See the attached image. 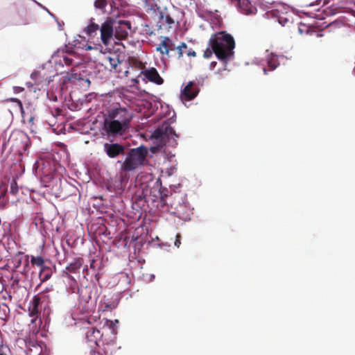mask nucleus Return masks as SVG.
<instances>
[{
  "mask_svg": "<svg viewBox=\"0 0 355 355\" xmlns=\"http://www.w3.org/2000/svg\"><path fill=\"white\" fill-rule=\"evenodd\" d=\"M148 154L146 148L140 146L131 148L125 155L124 161H119L121 164V181L127 182L128 178L125 172L132 171L144 165Z\"/></svg>",
  "mask_w": 355,
  "mask_h": 355,
  "instance_id": "nucleus-3",
  "label": "nucleus"
},
{
  "mask_svg": "<svg viewBox=\"0 0 355 355\" xmlns=\"http://www.w3.org/2000/svg\"><path fill=\"white\" fill-rule=\"evenodd\" d=\"M107 323L110 324V327L112 329V331L114 332L115 331V329H114V324L113 323V322L112 320H107Z\"/></svg>",
  "mask_w": 355,
  "mask_h": 355,
  "instance_id": "nucleus-35",
  "label": "nucleus"
},
{
  "mask_svg": "<svg viewBox=\"0 0 355 355\" xmlns=\"http://www.w3.org/2000/svg\"><path fill=\"white\" fill-rule=\"evenodd\" d=\"M263 71H264V73L266 74L267 73V69L266 68H263Z\"/></svg>",
  "mask_w": 355,
  "mask_h": 355,
  "instance_id": "nucleus-42",
  "label": "nucleus"
},
{
  "mask_svg": "<svg viewBox=\"0 0 355 355\" xmlns=\"http://www.w3.org/2000/svg\"><path fill=\"white\" fill-rule=\"evenodd\" d=\"M31 263L33 265H35V266L41 267V268H43L44 266V260L40 256L32 257L31 259Z\"/></svg>",
  "mask_w": 355,
  "mask_h": 355,
  "instance_id": "nucleus-26",
  "label": "nucleus"
},
{
  "mask_svg": "<svg viewBox=\"0 0 355 355\" xmlns=\"http://www.w3.org/2000/svg\"><path fill=\"white\" fill-rule=\"evenodd\" d=\"M153 136L157 139H168L169 142H171L170 139H172L173 141L170 145H177L176 138L178 137V135L168 123H163L162 125L158 127L155 130Z\"/></svg>",
  "mask_w": 355,
  "mask_h": 355,
  "instance_id": "nucleus-7",
  "label": "nucleus"
},
{
  "mask_svg": "<svg viewBox=\"0 0 355 355\" xmlns=\"http://www.w3.org/2000/svg\"><path fill=\"white\" fill-rule=\"evenodd\" d=\"M55 111H56V114H57V115H60V114H61V113H62V110L61 109H60V108H57V109L55 110Z\"/></svg>",
  "mask_w": 355,
  "mask_h": 355,
  "instance_id": "nucleus-39",
  "label": "nucleus"
},
{
  "mask_svg": "<svg viewBox=\"0 0 355 355\" xmlns=\"http://www.w3.org/2000/svg\"><path fill=\"white\" fill-rule=\"evenodd\" d=\"M119 63L120 60L119 56L116 55L114 54L105 58V65H110V70L116 69Z\"/></svg>",
  "mask_w": 355,
  "mask_h": 355,
  "instance_id": "nucleus-18",
  "label": "nucleus"
},
{
  "mask_svg": "<svg viewBox=\"0 0 355 355\" xmlns=\"http://www.w3.org/2000/svg\"><path fill=\"white\" fill-rule=\"evenodd\" d=\"M94 48L92 47V46L90 45H86L85 47V49L86 51H89V50H92V49H94Z\"/></svg>",
  "mask_w": 355,
  "mask_h": 355,
  "instance_id": "nucleus-37",
  "label": "nucleus"
},
{
  "mask_svg": "<svg viewBox=\"0 0 355 355\" xmlns=\"http://www.w3.org/2000/svg\"><path fill=\"white\" fill-rule=\"evenodd\" d=\"M18 192V186L16 180H12L10 184V193L13 195L17 193Z\"/></svg>",
  "mask_w": 355,
  "mask_h": 355,
  "instance_id": "nucleus-29",
  "label": "nucleus"
},
{
  "mask_svg": "<svg viewBox=\"0 0 355 355\" xmlns=\"http://www.w3.org/2000/svg\"><path fill=\"white\" fill-rule=\"evenodd\" d=\"M130 30L131 23L129 21H115L107 17L101 25V41L105 46H108L114 37L119 40L126 39Z\"/></svg>",
  "mask_w": 355,
  "mask_h": 355,
  "instance_id": "nucleus-1",
  "label": "nucleus"
},
{
  "mask_svg": "<svg viewBox=\"0 0 355 355\" xmlns=\"http://www.w3.org/2000/svg\"><path fill=\"white\" fill-rule=\"evenodd\" d=\"M107 6V0H96L94 1V7L96 9L100 10L103 13L105 12V8Z\"/></svg>",
  "mask_w": 355,
  "mask_h": 355,
  "instance_id": "nucleus-24",
  "label": "nucleus"
},
{
  "mask_svg": "<svg viewBox=\"0 0 355 355\" xmlns=\"http://www.w3.org/2000/svg\"><path fill=\"white\" fill-rule=\"evenodd\" d=\"M103 150L110 158L115 159L125 155V148L118 143H105Z\"/></svg>",
  "mask_w": 355,
  "mask_h": 355,
  "instance_id": "nucleus-9",
  "label": "nucleus"
},
{
  "mask_svg": "<svg viewBox=\"0 0 355 355\" xmlns=\"http://www.w3.org/2000/svg\"><path fill=\"white\" fill-rule=\"evenodd\" d=\"M178 13L177 10L168 12L163 10L159 12V28H172L179 24V18L176 15Z\"/></svg>",
  "mask_w": 355,
  "mask_h": 355,
  "instance_id": "nucleus-6",
  "label": "nucleus"
},
{
  "mask_svg": "<svg viewBox=\"0 0 355 355\" xmlns=\"http://www.w3.org/2000/svg\"><path fill=\"white\" fill-rule=\"evenodd\" d=\"M167 198V195L166 194H164V195H162L161 198H160V203L164 206V205H168V203L166 200V198Z\"/></svg>",
  "mask_w": 355,
  "mask_h": 355,
  "instance_id": "nucleus-32",
  "label": "nucleus"
},
{
  "mask_svg": "<svg viewBox=\"0 0 355 355\" xmlns=\"http://www.w3.org/2000/svg\"><path fill=\"white\" fill-rule=\"evenodd\" d=\"M209 44L216 57L226 61L233 55L235 42L233 37L225 32H219L211 36Z\"/></svg>",
  "mask_w": 355,
  "mask_h": 355,
  "instance_id": "nucleus-2",
  "label": "nucleus"
},
{
  "mask_svg": "<svg viewBox=\"0 0 355 355\" xmlns=\"http://www.w3.org/2000/svg\"><path fill=\"white\" fill-rule=\"evenodd\" d=\"M52 275V271L51 268L47 266H44L41 268L40 271V278L42 282H44L47 280H49Z\"/></svg>",
  "mask_w": 355,
  "mask_h": 355,
  "instance_id": "nucleus-21",
  "label": "nucleus"
},
{
  "mask_svg": "<svg viewBox=\"0 0 355 355\" xmlns=\"http://www.w3.org/2000/svg\"><path fill=\"white\" fill-rule=\"evenodd\" d=\"M138 67L140 68V69H143L144 68V66L143 64V63L140 61L138 62Z\"/></svg>",
  "mask_w": 355,
  "mask_h": 355,
  "instance_id": "nucleus-40",
  "label": "nucleus"
},
{
  "mask_svg": "<svg viewBox=\"0 0 355 355\" xmlns=\"http://www.w3.org/2000/svg\"><path fill=\"white\" fill-rule=\"evenodd\" d=\"M141 73L147 78L149 81L153 82L157 85H162L164 82L162 78L159 76L157 69L152 67L148 69H146L141 71Z\"/></svg>",
  "mask_w": 355,
  "mask_h": 355,
  "instance_id": "nucleus-13",
  "label": "nucleus"
},
{
  "mask_svg": "<svg viewBox=\"0 0 355 355\" xmlns=\"http://www.w3.org/2000/svg\"><path fill=\"white\" fill-rule=\"evenodd\" d=\"M74 56L75 53L73 51L58 49L53 53L52 58L55 64H58L62 66H71L73 65V57Z\"/></svg>",
  "mask_w": 355,
  "mask_h": 355,
  "instance_id": "nucleus-8",
  "label": "nucleus"
},
{
  "mask_svg": "<svg viewBox=\"0 0 355 355\" xmlns=\"http://www.w3.org/2000/svg\"><path fill=\"white\" fill-rule=\"evenodd\" d=\"M200 88L198 84L194 81H190L181 91L182 101H191L198 94Z\"/></svg>",
  "mask_w": 355,
  "mask_h": 355,
  "instance_id": "nucleus-10",
  "label": "nucleus"
},
{
  "mask_svg": "<svg viewBox=\"0 0 355 355\" xmlns=\"http://www.w3.org/2000/svg\"><path fill=\"white\" fill-rule=\"evenodd\" d=\"M180 239H181V236L180 234H178L176 235V238H175V241L174 242V245L177 247V248H179L180 244H181V241H180Z\"/></svg>",
  "mask_w": 355,
  "mask_h": 355,
  "instance_id": "nucleus-34",
  "label": "nucleus"
},
{
  "mask_svg": "<svg viewBox=\"0 0 355 355\" xmlns=\"http://www.w3.org/2000/svg\"><path fill=\"white\" fill-rule=\"evenodd\" d=\"M216 64H217V62H211V64H210V68H211V69L214 68V67L216 66Z\"/></svg>",
  "mask_w": 355,
  "mask_h": 355,
  "instance_id": "nucleus-38",
  "label": "nucleus"
},
{
  "mask_svg": "<svg viewBox=\"0 0 355 355\" xmlns=\"http://www.w3.org/2000/svg\"><path fill=\"white\" fill-rule=\"evenodd\" d=\"M19 19L17 21L18 25H27L29 24L31 20L28 17V13L26 9H21L18 12Z\"/></svg>",
  "mask_w": 355,
  "mask_h": 355,
  "instance_id": "nucleus-20",
  "label": "nucleus"
},
{
  "mask_svg": "<svg viewBox=\"0 0 355 355\" xmlns=\"http://www.w3.org/2000/svg\"><path fill=\"white\" fill-rule=\"evenodd\" d=\"M278 21L282 26H285L288 21V19H287L286 17H284L279 16L278 18Z\"/></svg>",
  "mask_w": 355,
  "mask_h": 355,
  "instance_id": "nucleus-31",
  "label": "nucleus"
},
{
  "mask_svg": "<svg viewBox=\"0 0 355 355\" xmlns=\"http://www.w3.org/2000/svg\"><path fill=\"white\" fill-rule=\"evenodd\" d=\"M10 101L12 103H15L18 105L21 114L23 115L24 113V110L21 101L16 98H11Z\"/></svg>",
  "mask_w": 355,
  "mask_h": 355,
  "instance_id": "nucleus-28",
  "label": "nucleus"
},
{
  "mask_svg": "<svg viewBox=\"0 0 355 355\" xmlns=\"http://www.w3.org/2000/svg\"><path fill=\"white\" fill-rule=\"evenodd\" d=\"M81 261L80 259H76L67 267V270H68L70 272L76 273L78 270L81 268Z\"/></svg>",
  "mask_w": 355,
  "mask_h": 355,
  "instance_id": "nucleus-23",
  "label": "nucleus"
},
{
  "mask_svg": "<svg viewBox=\"0 0 355 355\" xmlns=\"http://www.w3.org/2000/svg\"><path fill=\"white\" fill-rule=\"evenodd\" d=\"M41 304V298L38 295H35L33 300L30 302L28 306V314L31 317L34 318L32 319L31 322L34 323L38 318L39 306Z\"/></svg>",
  "mask_w": 355,
  "mask_h": 355,
  "instance_id": "nucleus-12",
  "label": "nucleus"
},
{
  "mask_svg": "<svg viewBox=\"0 0 355 355\" xmlns=\"http://www.w3.org/2000/svg\"><path fill=\"white\" fill-rule=\"evenodd\" d=\"M102 336V334L100 330L96 328H91L88 329L86 333V338L88 342L94 343L95 345H98V340Z\"/></svg>",
  "mask_w": 355,
  "mask_h": 355,
  "instance_id": "nucleus-16",
  "label": "nucleus"
},
{
  "mask_svg": "<svg viewBox=\"0 0 355 355\" xmlns=\"http://www.w3.org/2000/svg\"><path fill=\"white\" fill-rule=\"evenodd\" d=\"M16 137V140H19L21 142V148L26 150L28 146L29 137L24 132H18L16 135H13L11 138L14 139Z\"/></svg>",
  "mask_w": 355,
  "mask_h": 355,
  "instance_id": "nucleus-19",
  "label": "nucleus"
},
{
  "mask_svg": "<svg viewBox=\"0 0 355 355\" xmlns=\"http://www.w3.org/2000/svg\"><path fill=\"white\" fill-rule=\"evenodd\" d=\"M241 12L245 15L254 14L257 10L256 8L252 6L250 0H236Z\"/></svg>",
  "mask_w": 355,
  "mask_h": 355,
  "instance_id": "nucleus-15",
  "label": "nucleus"
},
{
  "mask_svg": "<svg viewBox=\"0 0 355 355\" xmlns=\"http://www.w3.org/2000/svg\"><path fill=\"white\" fill-rule=\"evenodd\" d=\"M106 119L116 120L122 124L129 126L132 116L126 108L119 107L107 110Z\"/></svg>",
  "mask_w": 355,
  "mask_h": 355,
  "instance_id": "nucleus-5",
  "label": "nucleus"
},
{
  "mask_svg": "<svg viewBox=\"0 0 355 355\" xmlns=\"http://www.w3.org/2000/svg\"><path fill=\"white\" fill-rule=\"evenodd\" d=\"M214 53L212 49H210L209 48H207L205 52H204V54H203V56L204 58H210L211 55H212V53Z\"/></svg>",
  "mask_w": 355,
  "mask_h": 355,
  "instance_id": "nucleus-30",
  "label": "nucleus"
},
{
  "mask_svg": "<svg viewBox=\"0 0 355 355\" xmlns=\"http://www.w3.org/2000/svg\"><path fill=\"white\" fill-rule=\"evenodd\" d=\"M175 49H176V47L173 41L168 37H163L161 43L157 47V51L169 58L170 51H173Z\"/></svg>",
  "mask_w": 355,
  "mask_h": 355,
  "instance_id": "nucleus-11",
  "label": "nucleus"
},
{
  "mask_svg": "<svg viewBox=\"0 0 355 355\" xmlns=\"http://www.w3.org/2000/svg\"><path fill=\"white\" fill-rule=\"evenodd\" d=\"M171 198L173 200V201H171L170 202V205H171V208H173L176 211H179L178 207V205L175 202V200H176L175 199L176 198L175 197H171Z\"/></svg>",
  "mask_w": 355,
  "mask_h": 355,
  "instance_id": "nucleus-33",
  "label": "nucleus"
},
{
  "mask_svg": "<svg viewBox=\"0 0 355 355\" xmlns=\"http://www.w3.org/2000/svg\"><path fill=\"white\" fill-rule=\"evenodd\" d=\"M128 125L122 124L116 120H110L106 118L103 122V130L110 137L123 135L128 129Z\"/></svg>",
  "mask_w": 355,
  "mask_h": 355,
  "instance_id": "nucleus-4",
  "label": "nucleus"
},
{
  "mask_svg": "<svg viewBox=\"0 0 355 355\" xmlns=\"http://www.w3.org/2000/svg\"><path fill=\"white\" fill-rule=\"evenodd\" d=\"M89 355H96V352L93 349H90Z\"/></svg>",
  "mask_w": 355,
  "mask_h": 355,
  "instance_id": "nucleus-41",
  "label": "nucleus"
},
{
  "mask_svg": "<svg viewBox=\"0 0 355 355\" xmlns=\"http://www.w3.org/2000/svg\"><path fill=\"white\" fill-rule=\"evenodd\" d=\"M11 352L8 346L3 344V340H0V355H10Z\"/></svg>",
  "mask_w": 355,
  "mask_h": 355,
  "instance_id": "nucleus-27",
  "label": "nucleus"
},
{
  "mask_svg": "<svg viewBox=\"0 0 355 355\" xmlns=\"http://www.w3.org/2000/svg\"><path fill=\"white\" fill-rule=\"evenodd\" d=\"M187 49L188 46L184 42H182L179 46L176 47L178 53V58L183 57L184 53H186L189 57L196 56V53L193 50Z\"/></svg>",
  "mask_w": 355,
  "mask_h": 355,
  "instance_id": "nucleus-17",
  "label": "nucleus"
},
{
  "mask_svg": "<svg viewBox=\"0 0 355 355\" xmlns=\"http://www.w3.org/2000/svg\"><path fill=\"white\" fill-rule=\"evenodd\" d=\"M101 26L94 21V18L89 19L88 25L84 28L85 33L89 37L94 38L98 35V31H100Z\"/></svg>",
  "mask_w": 355,
  "mask_h": 355,
  "instance_id": "nucleus-14",
  "label": "nucleus"
},
{
  "mask_svg": "<svg viewBox=\"0 0 355 355\" xmlns=\"http://www.w3.org/2000/svg\"><path fill=\"white\" fill-rule=\"evenodd\" d=\"M8 191V185L5 183L0 184V203H4L6 202L5 196Z\"/></svg>",
  "mask_w": 355,
  "mask_h": 355,
  "instance_id": "nucleus-25",
  "label": "nucleus"
},
{
  "mask_svg": "<svg viewBox=\"0 0 355 355\" xmlns=\"http://www.w3.org/2000/svg\"><path fill=\"white\" fill-rule=\"evenodd\" d=\"M24 89L23 87H14V90H15V92H17V93L21 92H22V91H24Z\"/></svg>",
  "mask_w": 355,
  "mask_h": 355,
  "instance_id": "nucleus-36",
  "label": "nucleus"
},
{
  "mask_svg": "<svg viewBox=\"0 0 355 355\" xmlns=\"http://www.w3.org/2000/svg\"><path fill=\"white\" fill-rule=\"evenodd\" d=\"M267 63L270 71L275 69L279 64L277 60V55L271 53L270 57L268 58Z\"/></svg>",
  "mask_w": 355,
  "mask_h": 355,
  "instance_id": "nucleus-22",
  "label": "nucleus"
}]
</instances>
